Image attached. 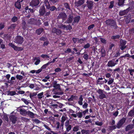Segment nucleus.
Masks as SVG:
<instances>
[{
  "mask_svg": "<svg viewBox=\"0 0 134 134\" xmlns=\"http://www.w3.org/2000/svg\"><path fill=\"white\" fill-rule=\"evenodd\" d=\"M105 23L107 26L112 27L115 29H116L118 28L116 21L113 19H108L106 20Z\"/></svg>",
  "mask_w": 134,
  "mask_h": 134,
  "instance_id": "f257e3e1",
  "label": "nucleus"
},
{
  "mask_svg": "<svg viewBox=\"0 0 134 134\" xmlns=\"http://www.w3.org/2000/svg\"><path fill=\"white\" fill-rule=\"evenodd\" d=\"M14 42L19 44H21L23 42V38L20 36H17L14 39Z\"/></svg>",
  "mask_w": 134,
  "mask_h": 134,
  "instance_id": "f03ea898",
  "label": "nucleus"
},
{
  "mask_svg": "<svg viewBox=\"0 0 134 134\" xmlns=\"http://www.w3.org/2000/svg\"><path fill=\"white\" fill-rule=\"evenodd\" d=\"M127 42L125 40L121 39L120 40V48L122 50H123L126 47V46L125 45Z\"/></svg>",
  "mask_w": 134,
  "mask_h": 134,
  "instance_id": "7ed1b4c3",
  "label": "nucleus"
},
{
  "mask_svg": "<svg viewBox=\"0 0 134 134\" xmlns=\"http://www.w3.org/2000/svg\"><path fill=\"white\" fill-rule=\"evenodd\" d=\"M46 12V9L44 6L42 5L41 6L39 10V15L43 16L45 14Z\"/></svg>",
  "mask_w": 134,
  "mask_h": 134,
  "instance_id": "20e7f679",
  "label": "nucleus"
},
{
  "mask_svg": "<svg viewBox=\"0 0 134 134\" xmlns=\"http://www.w3.org/2000/svg\"><path fill=\"white\" fill-rule=\"evenodd\" d=\"M67 18V15L65 13L63 12H61L59 14V19H62V23L63 22L64 20H65ZM61 23V22H60Z\"/></svg>",
  "mask_w": 134,
  "mask_h": 134,
  "instance_id": "39448f33",
  "label": "nucleus"
},
{
  "mask_svg": "<svg viewBox=\"0 0 134 134\" xmlns=\"http://www.w3.org/2000/svg\"><path fill=\"white\" fill-rule=\"evenodd\" d=\"M130 9H131L130 8H128L126 10L120 11L119 13V15L120 16H123L126 15L129 11Z\"/></svg>",
  "mask_w": 134,
  "mask_h": 134,
  "instance_id": "423d86ee",
  "label": "nucleus"
},
{
  "mask_svg": "<svg viewBox=\"0 0 134 134\" xmlns=\"http://www.w3.org/2000/svg\"><path fill=\"white\" fill-rule=\"evenodd\" d=\"M39 3V0H32L30 3V5L33 7L37 5Z\"/></svg>",
  "mask_w": 134,
  "mask_h": 134,
  "instance_id": "0eeeda50",
  "label": "nucleus"
},
{
  "mask_svg": "<svg viewBox=\"0 0 134 134\" xmlns=\"http://www.w3.org/2000/svg\"><path fill=\"white\" fill-rule=\"evenodd\" d=\"M93 2L90 0H87L86 1L87 7L89 9H91L93 7Z\"/></svg>",
  "mask_w": 134,
  "mask_h": 134,
  "instance_id": "6e6552de",
  "label": "nucleus"
},
{
  "mask_svg": "<svg viewBox=\"0 0 134 134\" xmlns=\"http://www.w3.org/2000/svg\"><path fill=\"white\" fill-rule=\"evenodd\" d=\"M73 18V16L72 14H70L69 15L67 20L66 21L65 23L70 24L71 23L72 21Z\"/></svg>",
  "mask_w": 134,
  "mask_h": 134,
  "instance_id": "1a4fd4ad",
  "label": "nucleus"
},
{
  "mask_svg": "<svg viewBox=\"0 0 134 134\" xmlns=\"http://www.w3.org/2000/svg\"><path fill=\"white\" fill-rule=\"evenodd\" d=\"M9 45L10 46L13 48L16 51H19L22 49L21 47H18L17 46H15V45L12 43H10Z\"/></svg>",
  "mask_w": 134,
  "mask_h": 134,
  "instance_id": "9d476101",
  "label": "nucleus"
},
{
  "mask_svg": "<svg viewBox=\"0 0 134 134\" xmlns=\"http://www.w3.org/2000/svg\"><path fill=\"white\" fill-rule=\"evenodd\" d=\"M84 3V0H79L77 2H75L74 4L77 7L81 6Z\"/></svg>",
  "mask_w": 134,
  "mask_h": 134,
  "instance_id": "9b49d317",
  "label": "nucleus"
},
{
  "mask_svg": "<svg viewBox=\"0 0 134 134\" xmlns=\"http://www.w3.org/2000/svg\"><path fill=\"white\" fill-rule=\"evenodd\" d=\"M114 59L109 61L107 65L108 67H113L115 66L116 64V63H115L114 62Z\"/></svg>",
  "mask_w": 134,
  "mask_h": 134,
  "instance_id": "f8f14e48",
  "label": "nucleus"
},
{
  "mask_svg": "<svg viewBox=\"0 0 134 134\" xmlns=\"http://www.w3.org/2000/svg\"><path fill=\"white\" fill-rule=\"evenodd\" d=\"M16 25L17 24H12L8 27V29L9 31H13L16 27Z\"/></svg>",
  "mask_w": 134,
  "mask_h": 134,
  "instance_id": "ddd939ff",
  "label": "nucleus"
},
{
  "mask_svg": "<svg viewBox=\"0 0 134 134\" xmlns=\"http://www.w3.org/2000/svg\"><path fill=\"white\" fill-rule=\"evenodd\" d=\"M19 111L20 114L24 116H25L27 114V112L26 110L24 109H20Z\"/></svg>",
  "mask_w": 134,
  "mask_h": 134,
  "instance_id": "4468645a",
  "label": "nucleus"
},
{
  "mask_svg": "<svg viewBox=\"0 0 134 134\" xmlns=\"http://www.w3.org/2000/svg\"><path fill=\"white\" fill-rule=\"evenodd\" d=\"M44 5L46 7V9H49L50 8V5L48 2V0H44Z\"/></svg>",
  "mask_w": 134,
  "mask_h": 134,
  "instance_id": "2eb2a0df",
  "label": "nucleus"
},
{
  "mask_svg": "<svg viewBox=\"0 0 134 134\" xmlns=\"http://www.w3.org/2000/svg\"><path fill=\"white\" fill-rule=\"evenodd\" d=\"M133 125L132 124L126 126L125 128V131H126L131 130L133 128Z\"/></svg>",
  "mask_w": 134,
  "mask_h": 134,
  "instance_id": "dca6fc26",
  "label": "nucleus"
},
{
  "mask_svg": "<svg viewBox=\"0 0 134 134\" xmlns=\"http://www.w3.org/2000/svg\"><path fill=\"white\" fill-rule=\"evenodd\" d=\"M125 0H118V5L119 6H123L124 5Z\"/></svg>",
  "mask_w": 134,
  "mask_h": 134,
  "instance_id": "f3484780",
  "label": "nucleus"
},
{
  "mask_svg": "<svg viewBox=\"0 0 134 134\" xmlns=\"http://www.w3.org/2000/svg\"><path fill=\"white\" fill-rule=\"evenodd\" d=\"M44 30L42 28H40L37 30L36 31V33L38 35H40L41 33Z\"/></svg>",
  "mask_w": 134,
  "mask_h": 134,
  "instance_id": "a211bd4d",
  "label": "nucleus"
},
{
  "mask_svg": "<svg viewBox=\"0 0 134 134\" xmlns=\"http://www.w3.org/2000/svg\"><path fill=\"white\" fill-rule=\"evenodd\" d=\"M80 17L77 16L74 18V23H78L80 19Z\"/></svg>",
  "mask_w": 134,
  "mask_h": 134,
  "instance_id": "6ab92c4d",
  "label": "nucleus"
},
{
  "mask_svg": "<svg viewBox=\"0 0 134 134\" xmlns=\"http://www.w3.org/2000/svg\"><path fill=\"white\" fill-rule=\"evenodd\" d=\"M15 7L18 9H20L21 8V5L20 3L18 2L17 1L15 2Z\"/></svg>",
  "mask_w": 134,
  "mask_h": 134,
  "instance_id": "aec40b11",
  "label": "nucleus"
},
{
  "mask_svg": "<svg viewBox=\"0 0 134 134\" xmlns=\"http://www.w3.org/2000/svg\"><path fill=\"white\" fill-rule=\"evenodd\" d=\"M83 100V98H82V95H81L80 96V98H79V101L78 102V103L79 105H82V101Z\"/></svg>",
  "mask_w": 134,
  "mask_h": 134,
  "instance_id": "412c9836",
  "label": "nucleus"
},
{
  "mask_svg": "<svg viewBox=\"0 0 134 134\" xmlns=\"http://www.w3.org/2000/svg\"><path fill=\"white\" fill-rule=\"evenodd\" d=\"M81 132L82 134H89L90 133V131L89 130H86L83 129L81 130Z\"/></svg>",
  "mask_w": 134,
  "mask_h": 134,
  "instance_id": "4be33fe9",
  "label": "nucleus"
},
{
  "mask_svg": "<svg viewBox=\"0 0 134 134\" xmlns=\"http://www.w3.org/2000/svg\"><path fill=\"white\" fill-rule=\"evenodd\" d=\"M100 52L101 54V57H104L105 56L106 54L105 50L103 48H102L101 49Z\"/></svg>",
  "mask_w": 134,
  "mask_h": 134,
  "instance_id": "5701e85b",
  "label": "nucleus"
},
{
  "mask_svg": "<svg viewBox=\"0 0 134 134\" xmlns=\"http://www.w3.org/2000/svg\"><path fill=\"white\" fill-rule=\"evenodd\" d=\"M120 37V36L119 35H117L112 36L111 38L112 40H115L116 39H118Z\"/></svg>",
  "mask_w": 134,
  "mask_h": 134,
  "instance_id": "b1692460",
  "label": "nucleus"
},
{
  "mask_svg": "<svg viewBox=\"0 0 134 134\" xmlns=\"http://www.w3.org/2000/svg\"><path fill=\"white\" fill-rule=\"evenodd\" d=\"M126 118H122L118 122L121 124V125H122L125 122V120H126Z\"/></svg>",
  "mask_w": 134,
  "mask_h": 134,
  "instance_id": "393cba45",
  "label": "nucleus"
},
{
  "mask_svg": "<svg viewBox=\"0 0 134 134\" xmlns=\"http://www.w3.org/2000/svg\"><path fill=\"white\" fill-rule=\"evenodd\" d=\"M126 118H122L118 122L121 124V125H122L125 122V120H126Z\"/></svg>",
  "mask_w": 134,
  "mask_h": 134,
  "instance_id": "a878e982",
  "label": "nucleus"
},
{
  "mask_svg": "<svg viewBox=\"0 0 134 134\" xmlns=\"http://www.w3.org/2000/svg\"><path fill=\"white\" fill-rule=\"evenodd\" d=\"M27 114L30 117H34V116L35 115L33 113L30 111H27Z\"/></svg>",
  "mask_w": 134,
  "mask_h": 134,
  "instance_id": "bb28decb",
  "label": "nucleus"
},
{
  "mask_svg": "<svg viewBox=\"0 0 134 134\" xmlns=\"http://www.w3.org/2000/svg\"><path fill=\"white\" fill-rule=\"evenodd\" d=\"M99 98L100 99H102L104 98H106L107 97L103 93L101 94H100L99 96Z\"/></svg>",
  "mask_w": 134,
  "mask_h": 134,
  "instance_id": "cd10ccee",
  "label": "nucleus"
},
{
  "mask_svg": "<svg viewBox=\"0 0 134 134\" xmlns=\"http://www.w3.org/2000/svg\"><path fill=\"white\" fill-rule=\"evenodd\" d=\"M18 20V18L17 17L14 16H13L11 19V21L13 23L15 22Z\"/></svg>",
  "mask_w": 134,
  "mask_h": 134,
  "instance_id": "c85d7f7f",
  "label": "nucleus"
},
{
  "mask_svg": "<svg viewBox=\"0 0 134 134\" xmlns=\"http://www.w3.org/2000/svg\"><path fill=\"white\" fill-rule=\"evenodd\" d=\"M8 95L10 96H13L16 94V92L14 91H8Z\"/></svg>",
  "mask_w": 134,
  "mask_h": 134,
  "instance_id": "c756f323",
  "label": "nucleus"
},
{
  "mask_svg": "<svg viewBox=\"0 0 134 134\" xmlns=\"http://www.w3.org/2000/svg\"><path fill=\"white\" fill-rule=\"evenodd\" d=\"M56 81H55L53 83V87L55 89H57L59 88V84H57Z\"/></svg>",
  "mask_w": 134,
  "mask_h": 134,
  "instance_id": "7c9ffc66",
  "label": "nucleus"
},
{
  "mask_svg": "<svg viewBox=\"0 0 134 134\" xmlns=\"http://www.w3.org/2000/svg\"><path fill=\"white\" fill-rule=\"evenodd\" d=\"M59 30L58 29H56L55 28H54L52 30V32L54 33H56L57 35L59 34Z\"/></svg>",
  "mask_w": 134,
  "mask_h": 134,
  "instance_id": "2f4dec72",
  "label": "nucleus"
},
{
  "mask_svg": "<svg viewBox=\"0 0 134 134\" xmlns=\"http://www.w3.org/2000/svg\"><path fill=\"white\" fill-rule=\"evenodd\" d=\"M10 119L11 121L14 124L17 121V118H10Z\"/></svg>",
  "mask_w": 134,
  "mask_h": 134,
  "instance_id": "473e14b6",
  "label": "nucleus"
},
{
  "mask_svg": "<svg viewBox=\"0 0 134 134\" xmlns=\"http://www.w3.org/2000/svg\"><path fill=\"white\" fill-rule=\"evenodd\" d=\"M26 24V23L25 21L24 20H22V28L25 30V29L26 26L25 25Z\"/></svg>",
  "mask_w": 134,
  "mask_h": 134,
  "instance_id": "72a5a7b5",
  "label": "nucleus"
},
{
  "mask_svg": "<svg viewBox=\"0 0 134 134\" xmlns=\"http://www.w3.org/2000/svg\"><path fill=\"white\" fill-rule=\"evenodd\" d=\"M116 128V126L115 125L110 126L109 127L108 129L110 131L113 130Z\"/></svg>",
  "mask_w": 134,
  "mask_h": 134,
  "instance_id": "f704fd0d",
  "label": "nucleus"
},
{
  "mask_svg": "<svg viewBox=\"0 0 134 134\" xmlns=\"http://www.w3.org/2000/svg\"><path fill=\"white\" fill-rule=\"evenodd\" d=\"M43 92H42L37 94L38 99H40L43 97Z\"/></svg>",
  "mask_w": 134,
  "mask_h": 134,
  "instance_id": "c9c22d12",
  "label": "nucleus"
},
{
  "mask_svg": "<svg viewBox=\"0 0 134 134\" xmlns=\"http://www.w3.org/2000/svg\"><path fill=\"white\" fill-rule=\"evenodd\" d=\"M16 77L17 79L20 80H22L23 78V76L18 74L16 75Z\"/></svg>",
  "mask_w": 134,
  "mask_h": 134,
  "instance_id": "e433bc0d",
  "label": "nucleus"
},
{
  "mask_svg": "<svg viewBox=\"0 0 134 134\" xmlns=\"http://www.w3.org/2000/svg\"><path fill=\"white\" fill-rule=\"evenodd\" d=\"M51 62H49L48 63H47L46 64H45L43 65L41 67V69H45L46 68V67L48 66L51 63Z\"/></svg>",
  "mask_w": 134,
  "mask_h": 134,
  "instance_id": "4c0bfd02",
  "label": "nucleus"
},
{
  "mask_svg": "<svg viewBox=\"0 0 134 134\" xmlns=\"http://www.w3.org/2000/svg\"><path fill=\"white\" fill-rule=\"evenodd\" d=\"M129 33L131 35H133L134 34V28H133L130 29L129 30Z\"/></svg>",
  "mask_w": 134,
  "mask_h": 134,
  "instance_id": "58836bf2",
  "label": "nucleus"
},
{
  "mask_svg": "<svg viewBox=\"0 0 134 134\" xmlns=\"http://www.w3.org/2000/svg\"><path fill=\"white\" fill-rule=\"evenodd\" d=\"M4 27L5 25L4 23H0V30H2Z\"/></svg>",
  "mask_w": 134,
  "mask_h": 134,
  "instance_id": "ea45409f",
  "label": "nucleus"
},
{
  "mask_svg": "<svg viewBox=\"0 0 134 134\" xmlns=\"http://www.w3.org/2000/svg\"><path fill=\"white\" fill-rule=\"evenodd\" d=\"M114 2L113 1H111L110 2V4L109 7V9H111L113 8L114 6Z\"/></svg>",
  "mask_w": 134,
  "mask_h": 134,
  "instance_id": "a19ab883",
  "label": "nucleus"
},
{
  "mask_svg": "<svg viewBox=\"0 0 134 134\" xmlns=\"http://www.w3.org/2000/svg\"><path fill=\"white\" fill-rule=\"evenodd\" d=\"M76 96H74L73 95H71L70 98L68 99V100L69 101H72L74 99L75 97Z\"/></svg>",
  "mask_w": 134,
  "mask_h": 134,
  "instance_id": "79ce46f5",
  "label": "nucleus"
},
{
  "mask_svg": "<svg viewBox=\"0 0 134 134\" xmlns=\"http://www.w3.org/2000/svg\"><path fill=\"white\" fill-rule=\"evenodd\" d=\"M79 130V127L77 126H74L73 129V131L75 132L78 131Z\"/></svg>",
  "mask_w": 134,
  "mask_h": 134,
  "instance_id": "37998d69",
  "label": "nucleus"
},
{
  "mask_svg": "<svg viewBox=\"0 0 134 134\" xmlns=\"http://www.w3.org/2000/svg\"><path fill=\"white\" fill-rule=\"evenodd\" d=\"M37 94V93L35 92L33 93H31L30 94V97L31 98H32L33 97L36 95Z\"/></svg>",
  "mask_w": 134,
  "mask_h": 134,
  "instance_id": "c03bdc74",
  "label": "nucleus"
},
{
  "mask_svg": "<svg viewBox=\"0 0 134 134\" xmlns=\"http://www.w3.org/2000/svg\"><path fill=\"white\" fill-rule=\"evenodd\" d=\"M97 91L100 94H103L104 92L103 90L100 89H99Z\"/></svg>",
  "mask_w": 134,
  "mask_h": 134,
  "instance_id": "a18cd8bd",
  "label": "nucleus"
},
{
  "mask_svg": "<svg viewBox=\"0 0 134 134\" xmlns=\"http://www.w3.org/2000/svg\"><path fill=\"white\" fill-rule=\"evenodd\" d=\"M100 39L102 43L104 44H105L106 43V40L105 39L102 38H100Z\"/></svg>",
  "mask_w": 134,
  "mask_h": 134,
  "instance_id": "49530a36",
  "label": "nucleus"
},
{
  "mask_svg": "<svg viewBox=\"0 0 134 134\" xmlns=\"http://www.w3.org/2000/svg\"><path fill=\"white\" fill-rule=\"evenodd\" d=\"M21 100L23 101L24 102L26 105H28L29 103V102L26 99L24 98H22Z\"/></svg>",
  "mask_w": 134,
  "mask_h": 134,
  "instance_id": "de8ad7c7",
  "label": "nucleus"
},
{
  "mask_svg": "<svg viewBox=\"0 0 134 134\" xmlns=\"http://www.w3.org/2000/svg\"><path fill=\"white\" fill-rule=\"evenodd\" d=\"M131 5V6H130L129 8H130L131 9H130L129 10L130 11L132 9L134 8V3H130V5Z\"/></svg>",
  "mask_w": 134,
  "mask_h": 134,
  "instance_id": "09e8293b",
  "label": "nucleus"
},
{
  "mask_svg": "<svg viewBox=\"0 0 134 134\" xmlns=\"http://www.w3.org/2000/svg\"><path fill=\"white\" fill-rule=\"evenodd\" d=\"M16 115L15 113H14V111H13L11 114L10 117H16Z\"/></svg>",
  "mask_w": 134,
  "mask_h": 134,
  "instance_id": "8fccbe9b",
  "label": "nucleus"
},
{
  "mask_svg": "<svg viewBox=\"0 0 134 134\" xmlns=\"http://www.w3.org/2000/svg\"><path fill=\"white\" fill-rule=\"evenodd\" d=\"M109 79V81L108 82V84L109 85H110L113 83L114 80L111 78H110Z\"/></svg>",
  "mask_w": 134,
  "mask_h": 134,
  "instance_id": "3c124183",
  "label": "nucleus"
},
{
  "mask_svg": "<svg viewBox=\"0 0 134 134\" xmlns=\"http://www.w3.org/2000/svg\"><path fill=\"white\" fill-rule=\"evenodd\" d=\"M90 46V45L89 43H87L86 44H85L84 47L83 48L85 49L88 48Z\"/></svg>",
  "mask_w": 134,
  "mask_h": 134,
  "instance_id": "603ef678",
  "label": "nucleus"
},
{
  "mask_svg": "<svg viewBox=\"0 0 134 134\" xmlns=\"http://www.w3.org/2000/svg\"><path fill=\"white\" fill-rule=\"evenodd\" d=\"M86 40L85 38H81L78 41V42L81 43H83V42L84 41H86Z\"/></svg>",
  "mask_w": 134,
  "mask_h": 134,
  "instance_id": "864d4df0",
  "label": "nucleus"
},
{
  "mask_svg": "<svg viewBox=\"0 0 134 134\" xmlns=\"http://www.w3.org/2000/svg\"><path fill=\"white\" fill-rule=\"evenodd\" d=\"M66 127V131L67 132H68L71 129V125H69V126Z\"/></svg>",
  "mask_w": 134,
  "mask_h": 134,
  "instance_id": "5fc2aeb1",
  "label": "nucleus"
},
{
  "mask_svg": "<svg viewBox=\"0 0 134 134\" xmlns=\"http://www.w3.org/2000/svg\"><path fill=\"white\" fill-rule=\"evenodd\" d=\"M35 24L38 25H41V21L39 19L35 23Z\"/></svg>",
  "mask_w": 134,
  "mask_h": 134,
  "instance_id": "6e6d98bb",
  "label": "nucleus"
},
{
  "mask_svg": "<svg viewBox=\"0 0 134 134\" xmlns=\"http://www.w3.org/2000/svg\"><path fill=\"white\" fill-rule=\"evenodd\" d=\"M67 30H70L72 29V27L70 25H68L66 26V28Z\"/></svg>",
  "mask_w": 134,
  "mask_h": 134,
  "instance_id": "4d7b16f0",
  "label": "nucleus"
},
{
  "mask_svg": "<svg viewBox=\"0 0 134 134\" xmlns=\"http://www.w3.org/2000/svg\"><path fill=\"white\" fill-rule=\"evenodd\" d=\"M131 19L128 18H127L125 20V22L126 24H128L130 22Z\"/></svg>",
  "mask_w": 134,
  "mask_h": 134,
  "instance_id": "13d9d810",
  "label": "nucleus"
},
{
  "mask_svg": "<svg viewBox=\"0 0 134 134\" xmlns=\"http://www.w3.org/2000/svg\"><path fill=\"white\" fill-rule=\"evenodd\" d=\"M94 26V24H92L88 27V29L90 30L92 29L93 28Z\"/></svg>",
  "mask_w": 134,
  "mask_h": 134,
  "instance_id": "bf43d9fd",
  "label": "nucleus"
},
{
  "mask_svg": "<svg viewBox=\"0 0 134 134\" xmlns=\"http://www.w3.org/2000/svg\"><path fill=\"white\" fill-rule=\"evenodd\" d=\"M66 27V26L65 25L60 24L59 25V28L62 29H64Z\"/></svg>",
  "mask_w": 134,
  "mask_h": 134,
  "instance_id": "052dcab7",
  "label": "nucleus"
},
{
  "mask_svg": "<svg viewBox=\"0 0 134 134\" xmlns=\"http://www.w3.org/2000/svg\"><path fill=\"white\" fill-rule=\"evenodd\" d=\"M128 70L130 73V74L131 75H133V72H134V69H128Z\"/></svg>",
  "mask_w": 134,
  "mask_h": 134,
  "instance_id": "680f3d73",
  "label": "nucleus"
},
{
  "mask_svg": "<svg viewBox=\"0 0 134 134\" xmlns=\"http://www.w3.org/2000/svg\"><path fill=\"white\" fill-rule=\"evenodd\" d=\"M95 124L96 125L100 126H101L103 125V123L101 122L97 121L96 122Z\"/></svg>",
  "mask_w": 134,
  "mask_h": 134,
  "instance_id": "e2e57ef3",
  "label": "nucleus"
},
{
  "mask_svg": "<svg viewBox=\"0 0 134 134\" xmlns=\"http://www.w3.org/2000/svg\"><path fill=\"white\" fill-rule=\"evenodd\" d=\"M33 121L34 122L36 123L37 124L40 123L41 122L39 120L37 119H35L33 120Z\"/></svg>",
  "mask_w": 134,
  "mask_h": 134,
  "instance_id": "0e129e2a",
  "label": "nucleus"
},
{
  "mask_svg": "<svg viewBox=\"0 0 134 134\" xmlns=\"http://www.w3.org/2000/svg\"><path fill=\"white\" fill-rule=\"evenodd\" d=\"M64 6L66 8H68L69 9H70V8L69 5L68 3H65L64 4Z\"/></svg>",
  "mask_w": 134,
  "mask_h": 134,
  "instance_id": "69168bd1",
  "label": "nucleus"
},
{
  "mask_svg": "<svg viewBox=\"0 0 134 134\" xmlns=\"http://www.w3.org/2000/svg\"><path fill=\"white\" fill-rule=\"evenodd\" d=\"M49 9L50 10L53 11L56 9V8L54 6H52L51 7L50 6V8Z\"/></svg>",
  "mask_w": 134,
  "mask_h": 134,
  "instance_id": "338daca9",
  "label": "nucleus"
},
{
  "mask_svg": "<svg viewBox=\"0 0 134 134\" xmlns=\"http://www.w3.org/2000/svg\"><path fill=\"white\" fill-rule=\"evenodd\" d=\"M88 105V104L87 103L85 102L83 105L82 107L83 108H87Z\"/></svg>",
  "mask_w": 134,
  "mask_h": 134,
  "instance_id": "774afa93",
  "label": "nucleus"
}]
</instances>
